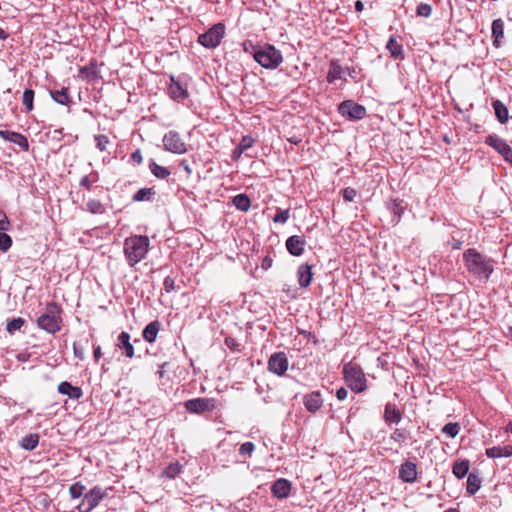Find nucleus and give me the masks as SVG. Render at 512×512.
Instances as JSON below:
<instances>
[{
	"mask_svg": "<svg viewBox=\"0 0 512 512\" xmlns=\"http://www.w3.org/2000/svg\"><path fill=\"white\" fill-rule=\"evenodd\" d=\"M313 265L304 263L297 269V281L301 288H307L313 280Z\"/></svg>",
	"mask_w": 512,
	"mask_h": 512,
	"instance_id": "a211bd4d",
	"label": "nucleus"
},
{
	"mask_svg": "<svg viewBox=\"0 0 512 512\" xmlns=\"http://www.w3.org/2000/svg\"><path fill=\"white\" fill-rule=\"evenodd\" d=\"M289 217H290L289 209L278 208L275 216L273 217V222L279 223V224H285L289 220Z\"/></svg>",
	"mask_w": 512,
	"mask_h": 512,
	"instance_id": "a18cd8bd",
	"label": "nucleus"
},
{
	"mask_svg": "<svg viewBox=\"0 0 512 512\" xmlns=\"http://www.w3.org/2000/svg\"><path fill=\"white\" fill-rule=\"evenodd\" d=\"M131 160L138 165H140L143 162V157L139 149H137L131 154Z\"/></svg>",
	"mask_w": 512,
	"mask_h": 512,
	"instance_id": "bf43d9fd",
	"label": "nucleus"
},
{
	"mask_svg": "<svg viewBox=\"0 0 512 512\" xmlns=\"http://www.w3.org/2000/svg\"><path fill=\"white\" fill-rule=\"evenodd\" d=\"M168 95L174 101L185 100L189 97L187 87L184 86L178 78L170 77V83L167 88Z\"/></svg>",
	"mask_w": 512,
	"mask_h": 512,
	"instance_id": "ddd939ff",
	"label": "nucleus"
},
{
	"mask_svg": "<svg viewBox=\"0 0 512 512\" xmlns=\"http://www.w3.org/2000/svg\"><path fill=\"white\" fill-rule=\"evenodd\" d=\"M242 153H244V151L237 145L236 148L232 152V155H231L232 159L238 160L241 157Z\"/></svg>",
	"mask_w": 512,
	"mask_h": 512,
	"instance_id": "e2e57ef3",
	"label": "nucleus"
},
{
	"mask_svg": "<svg viewBox=\"0 0 512 512\" xmlns=\"http://www.w3.org/2000/svg\"><path fill=\"white\" fill-rule=\"evenodd\" d=\"M409 438H411V434L406 428H397L391 434V439L399 445L404 444Z\"/></svg>",
	"mask_w": 512,
	"mask_h": 512,
	"instance_id": "e433bc0d",
	"label": "nucleus"
},
{
	"mask_svg": "<svg viewBox=\"0 0 512 512\" xmlns=\"http://www.w3.org/2000/svg\"><path fill=\"white\" fill-rule=\"evenodd\" d=\"M60 312L56 302L47 303L45 312L37 319L38 326L51 334L58 332L61 329Z\"/></svg>",
	"mask_w": 512,
	"mask_h": 512,
	"instance_id": "20e7f679",
	"label": "nucleus"
},
{
	"mask_svg": "<svg viewBox=\"0 0 512 512\" xmlns=\"http://www.w3.org/2000/svg\"><path fill=\"white\" fill-rule=\"evenodd\" d=\"M162 142L164 149L170 153L182 155L187 152V145L177 131L170 130L165 133Z\"/></svg>",
	"mask_w": 512,
	"mask_h": 512,
	"instance_id": "6e6552de",
	"label": "nucleus"
},
{
	"mask_svg": "<svg viewBox=\"0 0 512 512\" xmlns=\"http://www.w3.org/2000/svg\"><path fill=\"white\" fill-rule=\"evenodd\" d=\"M416 13L418 16L429 17L432 13V7L427 3H421L417 6Z\"/></svg>",
	"mask_w": 512,
	"mask_h": 512,
	"instance_id": "8fccbe9b",
	"label": "nucleus"
},
{
	"mask_svg": "<svg viewBox=\"0 0 512 512\" xmlns=\"http://www.w3.org/2000/svg\"><path fill=\"white\" fill-rule=\"evenodd\" d=\"M348 391L345 387H341L336 391V397L338 400L343 401L347 398Z\"/></svg>",
	"mask_w": 512,
	"mask_h": 512,
	"instance_id": "680f3d73",
	"label": "nucleus"
},
{
	"mask_svg": "<svg viewBox=\"0 0 512 512\" xmlns=\"http://www.w3.org/2000/svg\"><path fill=\"white\" fill-rule=\"evenodd\" d=\"M233 205L242 212L249 211L251 207V200L247 194L241 193L233 197L232 199Z\"/></svg>",
	"mask_w": 512,
	"mask_h": 512,
	"instance_id": "473e14b6",
	"label": "nucleus"
},
{
	"mask_svg": "<svg viewBox=\"0 0 512 512\" xmlns=\"http://www.w3.org/2000/svg\"><path fill=\"white\" fill-rule=\"evenodd\" d=\"M305 245H306L305 238L300 235H292L285 242L287 251L292 256H295V257H299L304 253Z\"/></svg>",
	"mask_w": 512,
	"mask_h": 512,
	"instance_id": "2eb2a0df",
	"label": "nucleus"
},
{
	"mask_svg": "<svg viewBox=\"0 0 512 512\" xmlns=\"http://www.w3.org/2000/svg\"><path fill=\"white\" fill-rule=\"evenodd\" d=\"M150 249V240L146 235H132L124 240L123 252L130 267L145 259Z\"/></svg>",
	"mask_w": 512,
	"mask_h": 512,
	"instance_id": "f03ea898",
	"label": "nucleus"
},
{
	"mask_svg": "<svg viewBox=\"0 0 512 512\" xmlns=\"http://www.w3.org/2000/svg\"><path fill=\"white\" fill-rule=\"evenodd\" d=\"M504 430L507 433H512V421L505 426Z\"/></svg>",
	"mask_w": 512,
	"mask_h": 512,
	"instance_id": "774afa93",
	"label": "nucleus"
},
{
	"mask_svg": "<svg viewBox=\"0 0 512 512\" xmlns=\"http://www.w3.org/2000/svg\"><path fill=\"white\" fill-rule=\"evenodd\" d=\"M25 324V320L21 317L13 318L9 320L6 324V331L10 334H13L15 331L21 329V327Z\"/></svg>",
	"mask_w": 512,
	"mask_h": 512,
	"instance_id": "c03bdc74",
	"label": "nucleus"
},
{
	"mask_svg": "<svg viewBox=\"0 0 512 512\" xmlns=\"http://www.w3.org/2000/svg\"><path fill=\"white\" fill-rule=\"evenodd\" d=\"M481 487V478L478 472H470L467 477L466 492L472 496L478 492Z\"/></svg>",
	"mask_w": 512,
	"mask_h": 512,
	"instance_id": "c85d7f7f",
	"label": "nucleus"
},
{
	"mask_svg": "<svg viewBox=\"0 0 512 512\" xmlns=\"http://www.w3.org/2000/svg\"><path fill=\"white\" fill-rule=\"evenodd\" d=\"M485 143L495 149L506 162L512 165V148L504 139L496 134H490L486 137Z\"/></svg>",
	"mask_w": 512,
	"mask_h": 512,
	"instance_id": "9b49d317",
	"label": "nucleus"
},
{
	"mask_svg": "<svg viewBox=\"0 0 512 512\" xmlns=\"http://www.w3.org/2000/svg\"><path fill=\"white\" fill-rule=\"evenodd\" d=\"M384 416H400V413L391 404H387L385 407Z\"/></svg>",
	"mask_w": 512,
	"mask_h": 512,
	"instance_id": "052dcab7",
	"label": "nucleus"
},
{
	"mask_svg": "<svg viewBox=\"0 0 512 512\" xmlns=\"http://www.w3.org/2000/svg\"><path fill=\"white\" fill-rule=\"evenodd\" d=\"M463 261L468 272L480 280H488L494 271L495 261L473 248L463 253Z\"/></svg>",
	"mask_w": 512,
	"mask_h": 512,
	"instance_id": "f257e3e1",
	"label": "nucleus"
},
{
	"mask_svg": "<svg viewBox=\"0 0 512 512\" xmlns=\"http://www.w3.org/2000/svg\"><path fill=\"white\" fill-rule=\"evenodd\" d=\"M224 33V24H215L207 32L199 35L198 42L206 48H215L221 43Z\"/></svg>",
	"mask_w": 512,
	"mask_h": 512,
	"instance_id": "1a4fd4ad",
	"label": "nucleus"
},
{
	"mask_svg": "<svg viewBox=\"0 0 512 512\" xmlns=\"http://www.w3.org/2000/svg\"><path fill=\"white\" fill-rule=\"evenodd\" d=\"M291 491V483L287 479L279 478L271 486V492L278 499H285Z\"/></svg>",
	"mask_w": 512,
	"mask_h": 512,
	"instance_id": "6ab92c4d",
	"label": "nucleus"
},
{
	"mask_svg": "<svg viewBox=\"0 0 512 512\" xmlns=\"http://www.w3.org/2000/svg\"><path fill=\"white\" fill-rule=\"evenodd\" d=\"M156 191L154 188H141L133 195V201H149L152 202L155 199Z\"/></svg>",
	"mask_w": 512,
	"mask_h": 512,
	"instance_id": "72a5a7b5",
	"label": "nucleus"
},
{
	"mask_svg": "<svg viewBox=\"0 0 512 512\" xmlns=\"http://www.w3.org/2000/svg\"><path fill=\"white\" fill-rule=\"evenodd\" d=\"M94 140L96 142L97 149H99L101 152H104L107 150V145L110 143V141L106 135H102V134L95 135Z\"/></svg>",
	"mask_w": 512,
	"mask_h": 512,
	"instance_id": "de8ad7c7",
	"label": "nucleus"
},
{
	"mask_svg": "<svg viewBox=\"0 0 512 512\" xmlns=\"http://www.w3.org/2000/svg\"><path fill=\"white\" fill-rule=\"evenodd\" d=\"M342 375L344 382L354 393H363L367 389L366 375L363 368L358 363L354 361L344 363Z\"/></svg>",
	"mask_w": 512,
	"mask_h": 512,
	"instance_id": "7ed1b4c3",
	"label": "nucleus"
},
{
	"mask_svg": "<svg viewBox=\"0 0 512 512\" xmlns=\"http://www.w3.org/2000/svg\"><path fill=\"white\" fill-rule=\"evenodd\" d=\"M214 398H194L184 402L186 412L191 414H204L214 412L218 407Z\"/></svg>",
	"mask_w": 512,
	"mask_h": 512,
	"instance_id": "0eeeda50",
	"label": "nucleus"
},
{
	"mask_svg": "<svg viewBox=\"0 0 512 512\" xmlns=\"http://www.w3.org/2000/svg\"><path fill=\"white\" fill-rule=\"evenodd\" d=\"M363 8H364V4L362 3V1L357 0L355 2V9H356V11L357 12H361L363 10Z\"/></svg>",
	"mask_w": 512,
	"mask_h": 512,
	"instance_id": "69168bd1",
	"label": "nucleus"
},
{
	"mask_svg": "<svg viewBox=\"0 0 512 512\" xmlns=\"http://www.w3.org/2000/svg\"><path fill=\"white\" fill-rule=\"evenodd\" d=\"M386 48L394 59L403 58V46L398 43L394 37L389 38Z\"/></svg>",
	"mask_w": 512,
	"mask_h": 512,
	"instance_id": "c9c22d12",
	"label": "nucleus"
},
{
	"mask_svg": "<svg viewBox=\"0 0 512 512\" xmlns=\"http://www.w3.org/2000/svg\"><path fill=\"white\" fill-rule=\"evenodd\" d=\"M234 455V446L230 442L222 441L217 446L214 454V460L222 466H226V463L232 461Z\"/></svg>",
	"mask_w": 512,
	"mask_h": 512,
	"instance_id": "4468645a",
	"label": "nucleus"
},
{
	"mask_svg": "<svg viewBox=\"0 0 512 512\" xmlns=\"http://www.w3.org/2000/svg\"><path fill=\"white\" fill-rule=\"evenodd\" d=\"M338 113L350 120L357 121L366 116L367 110L353 100H345L338 105Z\"/></svg>",
	"mask_w": 512,
	"mask_h": 512,
	"instance_id": "9d476101",
	"label": "nucleus"
},
{
	"mask_svg": "<svg viewBox=\"0 0 512 512\" xmlns=\"http://www.w3.org/2000/svg\"><path fill=\"white\" fill-rule=\"evenodd\" d=\"M117 347L123 350L126 357L132 358L135 355L134 345L130 342V334L122 331L117 338Z\"/></svg>",
	"mask_w": 512,
	"mask_h": 512,
	"instance_id": "4be33fe9",
	"label": "nucleus"
},
{
	"mask_svg": "<svg viewBox=\"0 0 512 512\" xmlns=\"http://www.w3.org/2000/svg\"><path fill=\"white\" fill-rule=\"evenodd\" d=\"M73 352L76 358L80 360H84L85 358V348L80 342L73 343Z\"/></svg>",
	"mask_w": 512,
	"mask_h": 512,
	"instance_id": "864d4df0",
	"label": "nucleus"
},
{
	"mask_svg": "<svg viewBox=\"0 0 512 512\" xmlns=\"http://www.w3.org/2000/svg\"><path fill=\"white\" fill-rule=\"evenodd\" d=\"M289 360L285 352L273 353L268 359V370L278 376H282L288 370Z\"/></svg>",
	"mask_w": 512,
	"mask_h": 512,
	"instance_id": "f8f14e48",
	"label": "nucleus"
},
{
	"mask_svg": "<svg viewBox=\"0 0 512 512\" xmlns=\"http://www.w3.org/2000/svg\"><path fill=\"white\" fill-rule=\"evenodd\" d=\"M357 192L351 187H347L342 191V196L345 201L352 202L356 197Z\"/></svg>",
	"mask_w": 512,
	"mask_h": 512,
	"instance_id": "6e6d98bb",
	"label": "nucleus"
},
{
	"mask_svg": "<svg viewBox=\"0 0 512 512\" xmlns=\"http://www.w3.org/2000/svg\"><path fill=\"white\" fill-rule=\"evenodd\" d=\"M345 70H349V68H343L338 61L332 60L329 64V70L327 74V82L334 83L336 80L341 79Z\"/></svg>",
	"mask_w": 512,
	"mask_h": 512,
	"instance_id": "393cba45",
	"label": "nucleus"
},
{
	"mask_svg": "<svg viewBox=\"0 0 512 512\" xmlns=\"http://www.w3.org/2000/svg\"><path fill=\"white\" fill-rule=\"evenodd\" d=\"M388 210L393 214V221L397 224L407 208V203L400 198H393L387 202Z\"/></svg>",
	"mask_w": 512,
	"mask_h": 512,
	"instance_id": "412c9836",
	"label": "nucleus"
},
{
	"mask_svg": "<svg viewBox=\"0 0 512 512\" xmlns=\"http://www.w3.org/2000/svg\"><path fill=\"white\" fill-rule=\"evenodd\" d=\"M51 98L58 104L68 106L72 100L68 93V88L63 87L60 90H51Z\"/></svg>",
	"mask_w": 512,
	"mask_h": 512,
	"instance_id": "c756f323",
	"label": "nucleus"
},
{
	"mask_svg": "<svg viewBox=\"0 0 512 512\" xmlns=\"http://www.w3.org/2000/svg\"><path fill=\"white\" fill-rule=\"evenodd\" d=\"M93 356L95 361H99V359L102 357V351L100 346L94 347Z\"/></svg>",
	"mask_w": 512,
	"mask_h": 512,
	"instance_id": "0e129e2a",
	"label": "nucleus"
},
{
	"mask_svg": "<svg viewBox=\"0 0 512 512\" xmlns=\"http://www.w3.org/2000/svg\"><path fill=\"white\" fill-rule=\"evenodd\" d=\"M470 462L467 459L457 460L453 463L452 473L457 479L464 478L469 474Z\"/></svg>",
	"mask_w": 512,
	"mask_h": 512,
	"instance_id": "cd10ccee",
	"label": "nucleus"
},
{
	"mask_svg": "<svg viewBox=\"0 0 512 512\" xmlns=\"http://www.w3.org/2000/svg\"><path fill=\"white\" fill-rule=\"evenodd\" d=\"M303 404L308 412L316 413L323 405V399L320 392L313 391L306 394L303 398Z\"/></svg>",
	"mask_w": 512,
	"mask_h": 512,
	"instance_id": "aec40b11",
	"label": "nucleus"
},
{
	"mask_svg": "<svg viewBox=\"0 0 512 512\" xmlns=\"http://www.w3.org/2000/svg\"><path fill=\"white\" fill-rule=\"evenodd\" d=\"M492 37H493V45L496 48L501 46V39L504 37V22L502 19H495L492 22Z\"/></svg>",
	"mask_w": 512,
	"mask_h": 512,
	"instance_id": "a878e982",
	"label": "nucleus"
},
{
	"mask_svg": "<svg viewBox=\"0 0 512 512\" xmlns=\"http://www.w3.org/2000/svg\"><path fill=\"white\" fill-rule=\"evenodd\" d=\"M255 450V445L252 442H245L239 448V455L243 458H248L252 456V453Z\"/></svg>",
	"mask_w": 512,
	"mask_h": 512,
	"instance_id": "49530a36",
	"label": "nucleus"
},
{
	"mask_svg": "<svg viewBox=\"0 0 512 512\" xmlns=\"http://www.w3.org/2000/svg\"><path fill=\"white\" fill-rule=\"evenodd\" d=\"M163 285H164V290L167 293H170L175 289V280L172 277L167 276L164 279Z\"/></svg>",
	"mask_w": 512,
	"mask_h": 512,
	"instance_id": "4d7b16f0",
	"label": "nucleus"
},
{
	"mask_svg": "<svg viewBox=\"0 0 512 512\" xmlns=\"http://www.w3.org/2000/svg\"><path fill=\"white\" fill-rule=\"evenodd\" d=\"M492 107L494 109L496 118L501 124H504L508 121V109L506 105L500 100H494L492 102Z\"/></svg>",
	"mask_w": 512,
	"mask_h": 512,
	"instance_id": "7c9ffc66",
	"label": "nucleus"
},
{
	"mask_svg": "<svg viewBox=\"0 0 512 512\" xmlns=\"http://www.w3.org/2000/svg\"><path fill=\"white\" fill-rule=\"evenodd\" d=\"M254 60L265 69H276L283 62V55L273 45L264 44L255 52Z\"/></svg>",
	"mask_w": 512,
	"mask_h": 512,
	"instance_id": "39448f33",
	"label": "nucleus"
},
{
	"mask_svg": "<svg viewBox=\"0 0 512 512\" xmlns=\"http://www.w3.org/2000/svg\"><path fill=\"white\" fill-rule=\"evenodd\" d=\"M282 291L291 299L297 297V290L295 288H292L290 285H284Z\"/></svg>",
	"mask_w": 512,
	"mask_h": 512,
	"instance_id": "13d9d810",
	"label": "nucleus"
},
{
	"mask_svg": "<svg viewBox=\"0 0 512 512\" xmlns=\"http://www.w3.org/2000/svg\"><path fill=\"white\" fill-rule=\"evenodd\" d=\"M160 330V323L155 320L150 322L142 331V337L145 341L153 343Z\"/></svg>",
	"mask_w": 512,
	"mask_h": 512,
	"instance_id": "bb28decb",
	"label": "nucleus"
},
{
	"mask_svg": "<svg viewBox=\"0 0 512 512\" xmlns=\"http://www.w3.org/2000/svg\"><path fill=\"white\" fill-rule=\"evenodd\" d=\"M150 172L158 179H166L171 175L168 168L157 164L154 160L149 163Z\"/></svg>",
	"mask_w": 512,
	"mask_h": 512,
	"instance_id": "f704fd0d",
	"label": "nucleus"
},
{
	"mask_svg": "<svg viewBox=\"0 0 512 512\" xmlns=\"http://www.w3.org/2000/svg\"><path fill=\"white\" fill-rule=\"evenodd\" d=\"M58 392L67 395L71 399H79L83 395V391L78 386H73L68 381H63L58 385Z\"/></svg>",
	"mask_w": 512,
	"mask_h": 512,
	"instance_id": "b1692460",
	"label": "nucleus"
},
{
	"mask_svg": "<svg viewBox=\"0 0 512 512\" xmlns=\"http://www.w3.org/2000/svg\"><path fill=\"white\" fill-rule=\"evenodd\" d=\"M34 96L35 92L32 89H25L23 92L22 103L27 112H31L34 109Z\"/></svg>",
	"mask_w": 512,
	"mask_h": 512,
	"instance_id": "ea45409f",
	"label": "nucleus"
},
{
	"mask_svg": "<svg viewBox=\"0 0 512 512\" xmlns=\"http://www.w3.org/2000/svg\"><path fill=\"white\" fill-rule=\"evenodd\" d=\"M225 345L233 352H239L240 351V343L237 341L236 338L232 336H226L225 337Z\"/></svg>",
	"mask_w": 512,
	"mask_h": 512,
	"instance_id": "3c124183",
	"label": "nucleus"
},
{
	"mask_svg": "<svg viewBox=\"0 0 512 512\" xmlns=\"http://www.w3.org/2000/svg\"><path fill=\"white\" fill-rule=\"evenodd\" d=\"M86 210L92 214H103L105 212L103 204L97 199L88 200Z\"/></svg>",
	"mask_w": 512,
	"mask_h": 512,
	"instance_id": "a19ab883",
	"label": "nucleus"
},
{
	"mask_svg": "<svg viewBox=\"0 0 512 512\" xmlns=\"http://www.w3.org/2000/svg\"><path fill=\"white\" fill-rule=\"evenodd\" d=\"M12 246V238L6 234L0 232V251L6 252Z\"/></svg>",
	"mask_w": 512,
	"mask_h": 512,
	"instance_id": "09e8293b",
	"label": "nucleus"
},
{
	"mask_svg": "<svg viewBox=\"0 0 512 512\" xmlns=\"http://www.w3.org/2000/svg\"><path fill=\"white\" fill-rule=\"evenodd\" d=\"M417 474V465L414 462L406 460L399 467V478L405 483H414Z\"/></svg>",
	"mask_w": 512,
	"mask_h": 512,
	"instance_id": "dca6fc26",
	"label": "nucleus"
},
{
	"mask_svg": "<svg viewBox=\"0 0 512 512\" xmlns=\"http://www.w3.org/2000/svg\"><path fill=\"white\" fill-rule=\"evenodd\" d=\"M105 497H107L106 490L100 486H94L84 494L82 501L76 509L78 512H91Z\"/></svg>",
	"mask_w": 512,
	"mask_h": 512,
	"instance_id": "423d86ee",
	"label": "nucleus"
},
{
	"mask_svg": "<svg viewBox=\"0 0 512 512\" xmlns=\"http://www.w3.org/2000/svg\"><path fill=\"white\" fill-rule=\"evenodd\" d=\"M261 45H254L252 41L246 40L243 42V50L250 54L255 59V52L259 50Z\"/></svg>",
	"mask_w": 512,
	"mask_h": 512,
	"instance_id": "603ef678",
	"label": "nucleus"
},
{
	"mask_svg": "<svg viewBox=\"0 0 512 512\" xmlns=\"http://www.w3.org/2000/svg\"><path fill=\"white\" fill-rule=\"evenodd\" d=\"M39 443V435L37 433H29L22 437L19 442V445L22 449L26 451L34 450Z\"/></svg>",
	"mask_w": 512,
	"mask_h": 512,
	"instance_id": "2f4dec72",
	"label": "nucleus"
},
{
	"mask_svg": "<svg viewBox=\"0 0 512 512\" xmlns=\"http://www.w3.org/2000/svg\"><path fill=\"white\" fill-rule=\"evenodd\" d=\"M485 455L490 459L511 457L512 456V445H503V446L498 445V446H493V447L487 448L485 450Z\"/></svg>",
	"mask_w": 512,
	"mask_h": 512,
	"instance_id": "5701e85b",
	"label": "nucleus"
},
{
	"mask_svg": "<svg viewBox=\"0 0 512 512\" xmlns=\"http://www.w3.org/2000/svg\"><path fill=\"white\" fill-rule=\"evenodd\" d=\"M0 137L8 142H12L18 145L23 150L27 151L29 149V143L27 138L21 133L10 131V130H0Z\"/></svg>",
	"mask_w": 512,
	"mask_h": 512,
	"instance_id": "f3484780",
	"label": "nucleus"
},
{
	"mask_svg": "<svg viewBox=\"0 0 512 512\" xmlns=\"http://www.w3.org/2000/svg\"><path fill=\"white\" fill-rule=\"evenodd\" d=\"M460 431V425L456 422H449L442 427V432L449 438H455Z\"/></svg>",
	"mask_w": 512,
	"mask_h": 512,
	"instance_id": "37998d69",
	"label": "nucleus"
},
{
	"mask_svg": "<svg viewBox=\"0 0 512 512\" xmlns=\"http://www.w3.org/2000/svg\"><path fill=\"white\" fill-rule=\"evenodd\" d=\"M99 181V174L97 171H92L88 175H85L80 180V186L91 190L94 183Z\"/></svg>",
	"mask_w": 512,
	"mask_h": 512,
	"instance_id": "58836bf2",
	"label": "nucleus"
},
{
	"mask_svg": "<svg viewBox=\"0 0 512 512\" xmlns=\"http://www.w3.org/2000/svg\"><path fill=\"white\" fill-rule=\"evenodd\" d=\"M86 486L82 482H75L69 487V495L71 499L83 498L86 493Z\"/></svg>",
	"mask_w": 512,
	"mask_h": 512,
	"instance_id": "4c0bfd02",
	"label": "nucleus"
},
{
	"mask_svg": "<svg viewBox=\"0 0 512 512\" xmlns=\"http://www.w3.org/2000/svg\"><path fill=\"white\" fill-rule=\"evenodd\" d=\"M271 262H272V261H271V259L265 258V259L263 260V262H262V267H263L264 269L269 268V267L271 266Z\"/></svg>",
	"mask_w": 512,
	"mask_h": 512,
	"instance_id": "338daca9",
	"label": "nucleus"
},
{
	"mask_svg": "<svg viewBox=\"0 0 512 512\" xmlns=\"http://www.w3.org/2000/svg\"><path fill=\"white\" fill-rule=\"evenodd\" d=\"M182 471V465L178 462L170 463L163 471V475L168 478H175Z\"/></svg>",
	"mask_w": 512,
	"mask_h": 512,
	"instance_id": "79ce46f5",
	"label": "nucleus"
},
{
	"mask_svg": "<svg viewBox=\"0 0 512 512\" xmlns=\"http://www.w3.org/2000/svg\"><path fill=\"white\" fill-rule=\"evenodd\" d=\"M254 140L250 136H243L238 146L245 152L252 147Z\"/></svg>",
	"mask_w": 512,
	"mask_h": 512,
	"instance_id": "5fc2aeb1",
	"label": "nucleus"
}]
</instances>
